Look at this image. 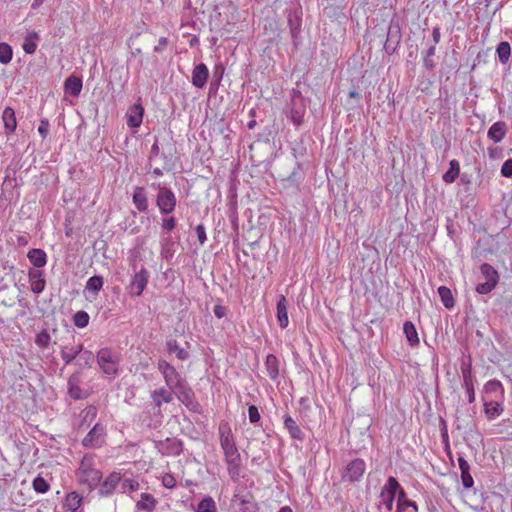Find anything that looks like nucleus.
Listing matches in <instances>:
<instances>
[{"instance_id": "obj_1", "label": "nucleus", "mask_w": 512, "mask_h": 512, "mask_svg": "<svg viewBox=\"0 0 512 512\" xmlns=\"http://www.w3.org/2000/svg\"><path fill=\"white\" fill-rule=\"evenodd\" d=\"M220 445L223 450L228 470L231 472L239 466L240 454L235 444L232 430L228 423L219 425Z\"/></svg>"}, {"instance_id": "obj_2", "label": "nucleus", "mask_w": 512, "mask_h": 512, "mask_svg": "<svg viewBox=\"0 0 512 512\" xmlns=\"http://www.w3.org/2000/svg\"><path fill=\"white\" fill-rule=\"evenodd\" d=\"M76 475L78 481L89 488L96 487L102 479L101 471L95 467L94 456L89 454L82 458Z\"/></svg>"}, {"instance_id": "obj_3", "label": "nucleus", "mask_w": 512, "mask_h": 512, "mask_svg": "<svg viewBox=\"0 0 512 512\" xmlns=\"http://www.w3.org/2000/svg\"><path fill=\"white\" fill-rule=\"evenodd\" d=\"M97 362L101 370L110 376L119 373V357L108 348H102L97 354Z\"/></svg>"}, {"instance_id": "obj_4", "label": "nucleus", "mask_w": 512, "mask_h": 512, "mask_svg": "<svg viewBox=\"0 0 512 512\" xmlns=\"http://www.w3.org/2000/svg\"><path fill=\"white\" fill-rule=\"evenodd\" d=\"M398 489H400V485L396 478L392 476L389 477L380 492V502L378 505L379 509L384 507L386 510L385 512L392 511L395 495Z\"/></svg>"}, {"instance_id": "obj_5", "label": "nucleus", "mask_w": 512, "mask_h": 512, "mask_svg": "<svg viewBox=\"0 0 512 512\" xmlns=\"http://www.w3.org/2000/svg\"><path fill=\"white\" fill-rule=\"evenodd\" d=\"M157 368L162 374L165 384L175 389L181 388L184 382L177 370L165 360H159Z\"/></svg>"}, {"instance_id": "obj_6", "label": "nucleus", "mask_w": 512, "mask_h": 512, "mask_svg": "<svg viewBox=\"0 0 512 512\" xmlns=\"http://www.w3.org/2000/svg\"><path fill=\"white\" fill-rule=\"evenodd\" d=\"M159 193L157 195L156 203L161 213L169 214L171 213L176 206V196L175 194L166 187H161L158 184Z\"/></svg>"}, {"instance_id": "obj_7", "label": "nucleus", "mask_w": 512, "mask_h": 512, "mask_svg": "<svg viewBox=\"0 0 512 512\" xmlns=\"http://www.w3.org/2000/svg\"><path fill=\"white\" fill-rule=\"evenodd\" d=\"M366 470V464L362 459H354L349 462L342 474V479L344 481L355 482L359 481Z\"/></svg>"}, {"instance_id": "obj_8", "label": "nucleus", "mask_w": 512, "mask_h": 512, "mask_svg": "<svg viewBox=\"0 0 512 512\" xmlns=\"http://www.w3.org/2000/svg\"><path fill=\"white\" fill-rule=\"evenodd\" d=\"M106 435L105 427L96 424L82 440L83 446L87 448H98L104 443Z\"/></svg>"}, {"instance_id": "obj_9", "label": "nucleus", "mask_w": 512, "mask_h": 512, "mask_svg": "<svg viewBox=\"0 0 512 512\" xmlns=\"http://www.w3.org/2000/svg\"><path fill=\"white\" fill-rule=\"evenodd\" d=\"M149 281V272L146 268L142 267L134 274L130 283L131 294L140 296L145 290Z\"/></svg>"}, {"instance_id": "obj_10", "label": "nucleus", "mask_w": 512, "mask_h": 512, "mask_svg": "<svg viewBox=\"0 0 512 512\" xmlns=\"http://www.w3.org/2000/svg\"><path fill=\"white\" fill-rule=\"evenodd\" d=\"M28 280L30 289L35 294H40L44 291L46 281L44 278V272L42 270L31 268L28 271Z\"/></svg>"}, {"instance_id": "obj_11", "label": "nucleus", "mask_w": 512, "mask_h": 512, "mask_svg": "<svg viewBox=\"0 0 512 512\" xmlns=\"http://www.w3.org/2000/svg\"><path fill=\"white\" fill-rule=\"evenodd\" d=\"M175 390V388L166 385L152 391L151 398L157 407H161L163 403H170L173 400Z\"/></svg>"}, {"instance_id": "obj_12", "label": "nucleus", "mask_w": 512, "mask_h": 512, "mask_svg": "<svg viewBox=\"0 0 512 512\" xmlns=\"http://www.w3.org/2000/svg\"><path fill=\"white\" fill-rule=\"evenodd\" d=\"M144 108L140 102L131 106L126 113L127 125L131 128H138L143 120Z\"/></svg>"}, {"instance_id": "obj_13", "label": "nucleus", "mask_w": 512, "mask_h": 512, "mask_svg": "<svg viewBox=\"0 0 512 512\" xmlns=\"http://www.w3.org/2000/svg\"><path fill=\"white\" fill-rule=\"evenodd\" d=\"M231 507L234 512H253L254 505L247 495L235 493L231 501Z\"/></svg>"}, {"instance_id": "obj_14", "label": "nucleus", "mask_w": 512, "mask_h": 512, "mask_svg": "<svg viewBox=\"0 0 512 512\" xmlns=\"http://www.w3.org/2000/svg\"><path fill=\"white\" fill-rule=\"evenodd\" d=\"M276 316L278 324L282 329L289 325L288 301L284 295H281L277 301Z\"/></svg>"}, {"instance_id": "obj_15", "label": "nucleus", "mask_w": 512, "mask_h": 512, "mask_svg": "<svg viewBox=\"0 0 512 512\" xmlns=\"http://www.w3.org/2000/svg\"><path fill=\"white\" fill-rule=\"evenodd\" d=\"M209 71L205 64L195 66L192 72V84L197 88L205 86L208 79Z\"/></svg>"}, {"instance_id": "obj_16", "label": "nucleus", "mask_w": 512, "mask_h": 512, "mask_svg": "<svg viewBox=\"0 0 512 512\" xmlns=\"http://www.w3.org/2000/svg\"><path fill=\"white\" fill-rule=\"evenodd\" d=\"M156 447L159 452L166 455H178L182 451V445L177 440L166 439L165 442H159Z\"/></svg>"}, {"instance_id": "obj_17", "label": "nucleus", "mask_w": 512, "mask_h": 512, "mask_svg": "<svg viewBox=\"0 0 512 512\" xmlns=\"http://www.w3.org/2000/svg\"><path fill=\"white\" fill-rule=\"evenodd\" d=\"M82 503H83V497L79 493L73 491L66 495L64 503H63V507L68 512L81 511L80 507H81Z\"/></svg>"}, {"instance_id": "obj_18", "label": "nucleus", "mask_w": 512, "mask_h": 512, "mask_svg": "<svg viewBox=\"0 0 512 512\" xmlns=\"http://www.w3.org/2000/svg\"><path fill=\"white\" fill-rule=\"evenodd\" d=\"M120 480H121V476L119 473H117V472L111 473L109 476H107V478L102 483V485L100 487V493L102 495L111 494L115 490L116 486L119 484Z\"/></svg>"}, {"instance_id": "obj_19", "label": "nucleus", "mask_w": 512, "mask_h": 512, "mask_svg": "<svg viewBox=\"0 0 512 512\" xmlns=\"http://www.w3.org/2000/svg\"><path fill=\"white\" fill-rule=\"evenodd\" d=\"M27 257L36 269L44 267L47 263V254L42 249L34 248L29 250Z\"/></svg>"}, {"instance_id": "obj_20", "label": "nucleus", "mask_w": 512, "mask_h": 512, "mask_svg": "<svg viewBox=\"0 0 512 512\" xmlns=\"http://www.w3.org/2000/svg\"><path fill=\"white\" fill-rule=\"evenodd\" d=\"M64 90L67 94L77 97L82 90V80L76 76H70L65 80Z\"/></svg>"}, {"instance_id": "obj_21", "label": "nucleus", "mask_w": 512, "mask_h": 512, "mask_svg": "<svg viewBox=\"0 0 512 512\" xmlns=\"http://www.w3.org/2000/svg\"><path fill=\"white\" fill-rule=\"evenodd\" d=\"M133 203L140 212H145L148 209V199L144 188L135 187L133 193Z\"/></svg>"}, {"instance_id": "obj_22", "label": "nucleus", "mask_w": 512, "mask_h": 512, "mask_svg": "<svg viewBox=\"0 0 512 512\" xmlns=\"http://www.w3.org/2000/svg\"><path fill=\"white\" fill-rule=\"evenodd\" d=\"M82 351V344L66 345L61 350V357L66 364L72 362Z\"/></svg>"}, {"instance_id": "obj_23", "label": "nucleus", "mask_w": 512, "mask_h": 512, "mask_svg": "<svg viewBox=\"0 0 512 512\" xmlns=\"http://www.w3.org/2000/svg\"><path fill=\"white\" fill-rule=\"evenodd\" d=\"M506 131V124L504 122H496L489 128L488 137L495 143H498L503 140Z\"/></svg>"}, {"instance_id": "obj_24", "label": "nucleus", "mask_w": 512, "mask_h": 512, "mask_svg": "<svg viewBox=\"0 0 512 512\" xmlns=\"http://www.w3.org/2000/svg\"><path fill=\"white\" fill-rule=\"evenodd\" d=\"M265 368L271 380L275 381L279 375V361L273 354H269L265 360Z\"/></svg>"}, {"instance_id": "obj_25", "label": "nucleus", "mask_w": 512, "mask_h": 512, "mask_svg": "<svg viewBox=\"0 0 512 512\" xmlns=\"http://www.w3.org/2000/svg\"><path fill=\"white\" fill-rule=\"evenodd\" d=\"M156 504H157V501L151 494L142 493L140 495V500L137 501V503H136V508L138 510L151 512L155 509Z\"/></svg>"}, {"instance_id": "obj_26", "label": "nucleus", "mask_w": 512, "mask_h": 512, "mask_svg": "<svg viewBox=\"0 0 512 512\" xmlns=\"http://www.w3.org/2000/svg\"><path fill=\"white\" fill-rule=\"evenodd\" d=\"M38 40H39V36L36 32L28 33L25 36L24 42L22 45L24 52L27 54H33L37 49Z\"/></svg>"}, {"instance_id": "obj_27", "label": "nucleus", "mask_w": 512, "mask_h": 512, "mask_svg": "<svg viewBox=\"0 0 512 512\" xmlns=\"http://www.w3.org/2000/svg\"><path fill=\"white\" fill-rule=\"evenodd\" d=\"M484 410L489 419H495L503 413V407L498 401L484 402Z\"/></svg>"}, {"instance_id": "obj_28", "label": "nucleus", "mask_w": 512, "mask_h": 512, "mask_svg": "<svg viewBox=\"0 0 512 512\" xmlns=\"http://www.w3.org/2000/svg\"><path fill=\"white\" fill-rule=\"evenodd\" d=\"M403 331L407 341L411 346H416L419 344L418 333L412 322L406 321L403 326Z\"/></svg>"}, {"instance_id": "obj_29", "label": "nucleus", "mask_w": 512, "mask_h": 512, "mask_svg": "<svg viewBox=\"0 0 512 512\" xmlns=\"http://www.w3.org/2000/svg\"><path fill=\"white\" fill-rule=\"evenodd\" d=\"M5 129L8 132H13L16 128L15 112L11 107H6L2 114Z\"/></svg>"}, {"instance_id": "obj_30", "label": "nucleus", "mask_w": 512, "mask_h": 512, "mask_svg": "<svg viewBox=\"0 0 512 512\" xmlns=\"http://www.w3.org/2000/svg\"><path fill=\"white\" fill-rule=\"evenodd\" d=\"M484 392L486 394L495 395L496 397L499 396L500 398L504 395V388L500 381L498 380H489L484 385Z\"/></svg>"}, {"instance_id": "obj_31", "label": "nucleus", "mask_w": 512, "mask_h": 512, "mask_svg": "<svg viewBox=\"0 0 512 512\" xmlns=\"http://www.w3.org/2000/svg\"><path fill=\"white\" fill-rule=\"evenodd\" d=\"M438 294L445 308L451 309L454 307L455 302L452 296L451 290L446 286H440L438 288Z\"/></svg>"}, {"instance_id": "obj_32", "label": "nucleus", "mask_w": 512, "mask_h": 512, "mask_svg": "<svg viewBox=\"0 0 512 512\" xmlns=\"http://www.w3.org/2000/svg\"><path fill=\"white\" fill-rule=\"evenodd\" d=\"M284 425H285V428L289 431L290 435L293 438H295V439L302 438V431L291 416L286 415L284 417Z\"/></svg>"}, {"instance_id": "obj_33", "label": "nucleus", "mask_w": 512, "mask_h": 512, "mask_svg": "<svg viewBox=\"0 0 512 512\" xmlns=\"http://www.w3.org/2000/svg\"><path fill=\"white\" fill-rule=\"evenodd\" d=\"M460 167L457 160H451L449 169L443 175V180L446 183H453L459 175Z\"/></svg>"}, {"instance_id": "obj_34", "label": "nucleus", "mask_w": 512, "mask_h": 512, "mask_svg": "<svg viewBox=\"0 0 512 512\" xmlns=\"http://www.w3.org/2000/svg\"><path fill=\"white\" fill-rule=\"evenodd\" d=\"M461 373L463 377V386H469L474 384L472 375V366L470 361H463L461 364Z\"/></svg>"}, {"instance_id": "obj_35", "label": "nucleus", "mask_w": 512, "mask_h": 512, "mask_svg": "<svg viewBox=\"0 0 512 512\" xmlns=\"http://www.w3.org/2000/svg\"><path fill=\"white\" fill-rule=\"evenodd\" d=\"M196 512H217L216 503L212 497H204L197 505Z\"/></svg>"}, {"instance_id": "obj_36", "label": "nucleus", "mask_w": 512, "mask_h": 512, "mask_svg": "<svg viewBox=\"0 0 512 512\" xmlns=\"http://www.w3.org/2000/svg\"><path fill=\"white\" fill-rule=\"evenodd\" d=\"M12 56H13L12 47L5 42H1L0 43V63L7 65L8 63L11 62Z\"/></svg>"}, {"instance_id": "obj_37", "label": "nucleus", "mask_w": 512, "mask_h": 512, "mask_svg": "<svg viewBox=\"0 0 512 512\" xmlns=\"http://www.w3.org/2000/svg\"><path fill=\"white\" fill-rule=\"evenodd\" d=\"M103 287V279L101 276H92L86 282V289L89 292L97 294Z\"/></svg>"}, {"instance_id": "obj_38", "label": "nucleus", "mask_w": 512, "mask_h": 512, "mask_svg": "<svg viewBox=\"0 0 512 512\" xmlns=\"http://www.w3.org/2000/svg\"><path fill=\"white\" fill-rule=\"evenodd\" d=\"M510 54V44L508 42H500L497 47V55L499 57V61L502 64H505L509 60Z\"/></svg>"}, {"instance_id": "obj_39", "label": "nucleus", "mask_w": 512, "mask_h": 512, "mask_svg": "<svg viewBox=\"0 0 512 512\" xmlns=\"http://www.w3.org/2000/svg\"><path fill=\"white\" fill-rule=\"evenodd\" d=\"M68 392L70 396L74 399L83 398V393L81 389L78 387L76 378L74 377H71L68 381Z\"/></svg>"}, {"instance_id": "obj_40", "label": "nucleus", "mask_w": 512, "mask_h": 512, "mask_svg": "<svg viewBox=\"0 0 512 512\" xmlns=\"http://www.w3.org/2000/svg\"><path fill=\"white\" fill-rule=\"evenodd\" d=\"M287 116L290 118L294 125L300 126L303 122L304 109L291 108Z\"/></svg>"}, {"instance_id": "obj_41", "label": "nucleus", "mask_w": 512, "mask_h": 512, "mask_svg": "<svg viewBox=\"0 0 512 512\" xmlns=\"http://www.w3.org/2000/svg\"><path fill=\"white\" fill-rule=\"evenodd\" d=\"M167 346H168V351L170 353H175L178 359L184 360L188 357L187 351L184 350L183 348H180L177 345L176 341H169L167 343Z\"/></svg>"}, {"instance_id": "obj_42", "label": "nucleus", "mask_w": 512, "mask_h": 512, "mask_svg": "<svg viewBox=\"0 0 512 512\" xmlns=\"http://www.w3.org/2000/svg\"><path fill=\"white\" fill-rule=\"evenodd\" d=\"M481 273L485 276L486 280H493L498 282L497 271L489 264L485 263L481 266Z\"/></svg>"}, {"instance_id": "obj_43", "label": "nucleus", "mask_w": 512, "mask_h": 512, "mask_svg": "<svg viewBox=\"0 0 512 512\" xmlns=\"http://www.w3.org/2000/svg\"><path fill=\"white\" fill-rule=\"evenodd\" d=\"M139 489L138 481L134 479H124L121 483V490L123 493H131Z\"/></svg>"}, {"instance_id": "obj_44", "label": "nucleus", "mask_w": 512, "mask_h": 512, "mask_svg": "<svg viewBox=\"0 0 512 512\" xmlns=\"http://www.w3.org/2000/svg\"><path fill=\"white\" fill-rule=\"evenodd\" d=\"M33 488L38 493H46L49 490V484L44 478L38 476L33 480Z\"/></svg>"}, {"instance_id": "obj_45", "label": "nucleus", "mask_w": 512, "mask_h": 512, "mask_svg": "<svg viewBox=\"0 0 512 512\" xmlns=\"http://www.w3.org/2000/svg\"><path fill=\"white\" fill-rule=\"evenodd\" d=\"M89 323V315L84 311H79L74 316V324L79 328H84Z\"/></svg>"}, {"instance_id": "obj_46", "label": "nucleus", "mask_w": 512, "mask_h": 512, "mask_svg": "<svg viewBox=\"0 0 512 512\" xmlns=\"http://www.w3.org/2000/svg\"><path fill=\"white\" fill-rule=\"evenodd\" d=\"M496 284L497 282H494L493 280H486L485 282L477 285L476 291L479 294H488L495 288Z\"/></svg>"}, {"instance_id": "obj_47", "label": "nucleus", "mask_w": 512, "mask_h": 512, "mask_svg": "<svg viewBox=\"0 0 512 512\" xmlns=\"http://www.w3.org/2000/svg\"><path fill=\"white\" fill-rule=\"evenodd\" d=\"M51 337L45 330L37 334L35 342L39 347L45 348L49 345Z\"/></svg>"}, {"instance_id": "obj_48", "label": "nucleus", "mask_w": 512, "mask_h": 512, "mask_svg": "<svg viewBox=\"0 0 512 512\" xmlns=\"http://www.w3.org/2000/svg\"><path fill=\"white\" fill-rule=\"evenodd\" d=\"M175 394L178 395L179 400L182 402H186L191 398V391L186 389L184 386V382L182 383V387L175 390Z\"/></svg>"}, {"instance_id": "obj_49", "label": "nucleus", "mask_w": 512, "mask_h": 512, "mask_svg": "<svg viewBox=\"0 0 512 512\" xmlns=\"http://www.w3.org/2000/svg\"><path fill=\"white\" fill-rule=\"evenodd\" d=\"M248 415H249V420L251 423H257L260 421L261 416H260V413L256 406H254V405L249 406Z\"/></svg>"}, {"instance_id": "obj_50", "label": "nucleus", "mask_w": 512, "mask_h": 512, "mask_svg": "<svg viewBox=\"0 0 512 512\" xmlns=\"http://www.w3.org/2000/svg\"><path fill=\"white\" fill-rule=\"evenodd\" d=\"M162 484L164 487L172 489L176 486V479L172 474L167 473L162 477Z\"/></svg>"}, {"instance_id": "obj_51", "label": "nucleus", "mask_w": 512, "mask_h": 512, "mask_svg": "<svg viewBox=\"0 0 512 512\" xmlns=\"http://www.w3.org/2000/svg\"><path fill=\"white\" fill-rule=\"evenodd\" d=\"M461 480H462V484L465 488H471L474 485V480H473V477H472L470 471L462 472Z\"/></svg>"}, {"instance_id": "obj_52", "label": "nucleus", "mask_w": 512, "mask_h": 512, "mask_svg": "<svg viewBox=\"0 0 512 512\" xmlns=\"http://www.w3.org/2000/svg\"><path fill=\"white\" fill-rule=\"evenodd\" d=\"M195 232H196V235H197L200 245H203L207 240L205 227L202 224H199L196 226Z\"/></svg>"}, {"instance_id": "obj_53", "label": "nucleus", "mask_w": 512, "mask_h": 512, "mask_svg": "<svg viewBox=\"0 0 512 512\" xmlns=\"http://www.w3.org/2000/svg\"><path fill=\"white\" fill-rule=\"evenodd\" d=\"M501 174L504 177H512V159H507L502 167H501Z\"/></svg>"}, {"instance_id": "obj_54", "label": "nucleus", "mask_w": 512, "mask_h": 512, "mask_svg": "<svg viewBox=\"0 0 512 512\" xmlns=\"http://www.w3.org/2000/svg\"><path fill=\"white\" fill-rule=\"evenodd\" d=\"M176 226V221L173 217H170V218H164L162 220V227L163 229L167 230V231H171L175 228Z\"/></svg>"}, {"instance_id": "obj_55", "label": "nucleus", "mask_w": 512, "mask_h": 512, "mask_svg": "<svg viewBox=\"0 0 512 512\" xmlns=\"http://www.w3.org/2000/svg\"><path fill=\"white\" fill-rule=\"evenodd\" d=\"M458 464H459V469L462 472H468L470 471V465L469 463L464 459V457L460 456L458 458Z\"/></svg>"}, {"instance_id": "obj_56", "label": "nucleus", "mask_w": 512, "mask_h": 512, "mask_svg": "<svg viewBox=\"0 0 512 512\" xmlns=\"http://www.w3.org/2000/svg\"><path fill=\"white\" fill-rule=\"evenodd\" d=\"M466 389V394L468 397L469 403H473L475 401V392H474V384L469 386H464Z\"/></svg>"}, {"instance_id": "obj_57", "label": "nucleus", "mask_w": 512, "mask_h": 512, "mask_svg": "<svg viewBox=\"0 0 512 512\" xmlns=\"http://www.w3.org/2000/svg\"><path fill=\"white\" fill-rule=\"evenodd\" d=\"M432 38H433L434 45L439 43L440 38H441V32H440V28L439 27L433 28Z\"/></svg>"}, {"instance_id": "obj_58", "label": "nucleus", "mask_w": 512, "mask_h": 512, "mask_svg": "<svg viewBox=\"0 0 512 512\" xmlns=\"http://www.w3.org/2000/svg\"><path fill=\"white\" fill-rule=\"evenodd\" d=\"M213 311H214L215 316L219 319L224 317V315H225V309L222 306H219V305L215 306Z\"/></svg>"}, {"instance_id": "obj_59", "label": "nucleus", "mask_w": 512, "mask_h": 512, "mask_svg": "<svg viewBox=\"0 0 512 512\" xmlns=\"http://www.w3.org/2000/svg\"><path fill=\"white\" fill-rule=\"evenodd\" d=\"M81 358H83L85 360V363L86 364H89L90 362L93 361V354L92 352L90 351H84L82 354H81Z\"/></svg>"}, {"instance_id": "obj_60", "label": "nucleus", "mask_w": 512, "mask_h": 512, "mask_svg": "<svg viewBox=\"0 0 512 512\" xmlns=\"http://www.w3.org/2000/svg\"><path fill=\"white\" fill-rule=\"evenodd\" d=\"M48 129V122L42 121L40 126L38 127V132L42 135V137H46Z\"/></svg>"}, {"instance_id": "obj_61", "label": "nucleus", "mask_w": 512, "mask_h": 512, "mask_svg": "<svg viewBox=\"0 0 512 512\" xmlns=\"http://www.w3.org/2000/svg\"><path fill=\"white\" fill-rule=\"evenodd\" d=\"M397 492H398V494H399V495H398V507H402V506H403V503H402V502H403V500H407V499L405 498V492H404V490H403L401 487H400V489H398V491H397Z\"/></svg>"}, {"instance_id": "obj_62", "label": "nucleus", "mask_w": 512, "mask_h": 512, "mask_svg": "<svg viewBox=\"0 0 512 512\" xmlns=\"http://www.w3.org/2000/svg\"><path fill=\"white\" fill-rule=\"evenodd\" d=\"M403 506L402 507H399L400 509H404L405 507H412L414 510H417V505L415 502L411 501V500H403Z\"/></svg>"}, {"instance_id": "obj_63", "label": "nucleus", "mask_w": 512, "mask_h": 512, "mask_svg": "<svg viewBox=\"0 0 512 512\" xmlns=\"http://www.w3.org/2000/svg\"><path fill=\"white\" fill-rule=\"evenodd\" d=\"M435 51H436V47L435 45L431 46L428 50H427V56L428 58H431L435 55Z\"/></svg>"}, {"instance_id": "obj_64", "label": "nucleus", "mask_w": 512, "mask_h": 512, "mask_svg": "<svg viewBox=\"0 0 512 512\" xmlns=\"http://www.w3.org/2000/svg\"><path fill=\"white\" fill-rule=\"evenodd\" d=\"M279 512H293L289 506H283L280 508Z\"/></svg>"}]
</instances>
